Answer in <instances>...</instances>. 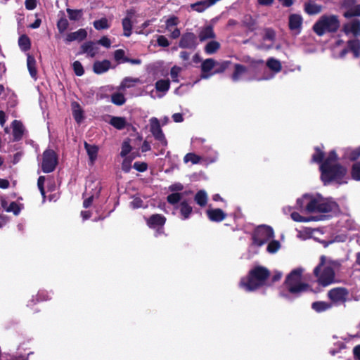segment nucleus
<instances>
[{
	"label": "nucleus",
	"mask_w": 360,
	"mask_h": 360,
	"mask_svg": "<svg viewBox=\"0 0 360 360\" xmlns=\"http://www.w3.org/2000/svg\"><path fill=\"white\" fill-rule=\"evenodd\" d=\"M87 32L84 29H79L76 32H70L67 34L65 41L68 43L73 41H82L86 37Z\"/></svg>",
	"instance_id": "5701e85b"
},
{
	"label": "nucleus",
	"mask_w": 360,
	"mask_h": 360,
	"mask_svg": "<svg viewBox=\"0 0 360 360\" xmlns=\"http://www.w3.org/2000/svg\"><path fill=\"white\" fill-rule=\"evenodd\" d=\"M302 268L295 269L288 275L285 281V288L290 294L296 297L309 288L308 284L302 281Z\"/></svg>",
	"instance_id": "39448f33"
},
{
	"label": "nucleus",
	"mask_w": 360,
	"mask_h": 360,
	"mask_svg": "<svg viewBox=\"0 0 360 360\" xmlns=\"http://www.w3.org/2000/svg\"><path fill=\"white\" fill-rule=\"evenodd\" d=\"M18 44L22 51H27L30 48V40L26 35H22L18 39Z\"/></svg>",
	"instance_id": "c03bdc74"
},
{
	"label": "nucleus",
	"mask_w": 360,
	"mask_h": 360,
	"mask_svg": "<svg viewBox=\"0 0 360 360\" xmlns=\"http://www.w3.org/2000/svg\"><path fill=\"white\" fill-rule=\"evenodd\" d=\"M342 31L347 35L356 36L360 32V20L354 19L343 25Z\"/></svg>",
	"instance_id": "ddd939ff"
},
{
	"label": "nucleus",
	"mask_w": 360,
	"mask_h": 360,
	"mask_svg": "<svg viewBox=\"0 0 360 360\" xmlns=\"http://www.w3.org/2000/svg\"><path fill=\"white\" fill-rule=\"evenodd\" d=\"M114 58L115 60L120 63H124V60L127 58V57L124 56V51L122 49L116 50L114 53Z\"/></svg>",
	"instance_id": "052dcab7"
},
{
	"label": "nucleus",
	"mask_w": 360,
	"mask_h": 360,
	"mask_svg": "<svg viewBox=\"0 0 360 360\" xmlns=\"http://www.w3.org/2000/svg\"><path fill=\"white\" fill-rule=\"evenodd\" d=\"M274 237L273 229L268 226L262 225L257 227L253 235V242L259 246H262Z\"/></svg>",
	"instance_id": "0eeeda50"
},
{
	"label": "nucleus",
	"mask_w": 360,
	"mask_h": 360,
	"mask_svg": "<svg viewBox=\"0 0 360 360\" xmlns=\"http://www.w3.org/2000/svg\"><path fill=\"white\" fill-rule=\"evenodd\" d=\"M84 148L87 152L91 164H94L97 158L98 148L95 145H90L86 142L84 143Z\"/></svg>",
	"instance_id": "7c9ffc66"
},
{
	"label": "nucleus",
	"mask_w": 360,
	"mask_h": 360,
	"mask_svg": "<svg viewBox=\"0 0 360 360\" xmlns=\"http://www.w3.org/2000/svg\"><path fill=\"white\" fill-rule=\"evenodd\" d=\"M72 68L76 75L82 76L84 75V70L79 61H75L72 64Z\"/></svg>",
	"instance_id": "6e6d98bb"
},
{
	"label": "nucleus",
	"mask_w": 360,
	"mask_h": 360,
	"mask_svg": "<svg viewBox=\"0 0 360 360\" xmlns=\"http://www.w3.org/2000/svg\"><path fill=\"white\" fill-rule=\"evenodd\" d=\"M211 6H212V4L209 1V0H203L192 4L191 5V8L196 12L202 13Z\"/></svg>",
	"instance_id": "473e14b6"
},
{
	"label": "nucleus",
	"mask_w": 360,
	"mask_h": 360,
	"mask_svg": "<svg viewBox=\"0 0 360 360\" xmlns=\"http://www.w3.org/2000/svg\"><path fill=\"white\" fill-rule=\"evenodd\" d=\"M217 65V61L212 58H207L201 64L202 74L200 77L202 79H208L214 73L210 72Z\"/></svg>",
	"instance_id": "4468645a"
},
{
	"label": "nucleus",
	"mask_w": 360,
	"mask_h": 360,
	"mask_svg": "<svg viewBox=\"0 0 360 360\" xmlns=\"http://www.w3.org/2000/svg\"><path fill=\"white\" fill-rule=\"evenodd\" d=\"M86 187H89V188H91L92 191H94L91 195L89 197H88L86 199H85L84 200V202H83V206L85 207V208H87L89 207L94 199L95 198H98V195H99V193L101 192V186L100 185V183L99 182H91L90 184H89Z\"/></svg>",
	"instance_id": "2eb2a0df"
},
{
	"label": "nucleus",
	"mask_w": 360,
	"mask_h": 360,
	"mask_svg": "<svg viewBox=\"0 0 360 360\" xmlns=\"http://www.w3.org/2000/svg\"><path fill=\"white\" fill-rule=\"evenodd\" d=\"M109 123L118 130H122L127 126V120L122 117H112Z\"/></svg>",
	"instance_id": "c756f323"
},
{
	"label": "nucleus",
	"mask_w": 360,
	"mask_h": 360,
	"mask_svg": "<svg viewBox=\"0 0 360 360\" xmlns=\"http://www.w3.org/2000/svg\"><path fill=\"white\" fill-rule=\"evenodd\" d=\"M206 214L209 219L212 221L219 222L223 221L226 217V213L221 209H208Z\"/></svg>",
	"instance_id": "6ab92c4d"
},
{
	"label": "nucleus",
	"mask_w": 360,
	"mask_h": 360,
	"mask_svg": "<svg viewBox=\"0 0 360 360\" xmlns=\"http://www.w3.org/2000/svg\"><path fill=\"white\" fill-rule=\"evenodd\" d=\"M12 127L14 141L20 140L22 137L25 130L22 122L15 120L12 122Z\"/></svg>",
	"instance_id": "b1692460"
},
{
	"label": "nucleus",
	"mask_w": 360,
	"mask_h": 360,
	"mask_svg": "<svg viewBox=\"0 0 360 360\" xmlns=\"http://www.w3.org/2000/svg\"><path fill=\"white\" fill-rule=\"evenodd\" d=\"M82 53H86L89 57H94L98 53L99 50V47L95 43L89 41L84 43L81 46Z\"/></svg>",
	"instance_id": "412c9836"
},
{
	"label": "nucleus",
	"mask_w": 360,
	"mask_h": 360,
	"mask_svg": "<svg viewBox=\"0 0 360 360\" xmlns=\"http://www.w3.org/2000/svg\"><path fill=\"white\" fill-rule=\"evenodd\" d=\"M269 276V271L263 266H257L252 269L248 276L241 278L240 287L247 292L253 291L265 285Z\"/></svg>",
	"instance_id": "20e7f679"
},
{
	"label": "nucleus",
	"mask_w": 360,
	"mask_h": 360,
	"mask_svg": "<svg viewBox=\"0 0 360 360\" xmlns=\"http://www.w3.org/2000/svg\"><path fill=\"white\" fill-rule=\"evenodd\" d=\"M135 11L133 9L127 11V16L122 20V27L124 30V35L129 37L131 34L132 22L131 19L134 15Z\"/></svg>",
	"instance_id": "dca6fc26"
},
{
	"label": "nucleus",
	"mask_w": 360,
	"mask_h": 360,
	"mask_svg": "<svg viewBox=\"0 0 360 360\" xmlns=\"http://www.w3.org/2000/svg\"><path fill=\"white\" fill-rule=\"evenodd\" d=\"M184 189V186L181 183H175L170 185L168 190L172 193H179Z\"/></svg>",
	"instance_id": "e2e57ef3"
},
{
	"label": "nucleus",
	"mask_w": 360,
	"mask_h": 360,
	"mask_svg": "<svg viewBox=\"0 0 360 360\" xmlns=\"http://www.w3.org/2000/svg\"><path fill=\"white\" fill-rule=\"evenodd\" d=\"M323 158V153L319 148H316V152L312 155V161L321 163V178L324 184H328L332 181L338 184L345 183L342 181V179L345 176L347 170L338 163V156L335 151H330L327 158L322 162Z\"/></svg>",
	"instance_id": "f257e3e1"
},
{
	"label": "nucleus",
	"mask_w": 360,
	"mask_h": 360,
	"mask_svg": "<svg viewBox=\"0 0 360 360\" xmlns=\"http://www.w3.org/2000/svg\"><path fill=\"white\" fill-rule=\"evenodd\" d=\"M131 150V147L129 142L124 141L122 145V150L120 152V155L122 158L127 157V155L130 153Z\"/></svg>",
	"instance_id": "bf43d9fd"
},
{
	"label": "nucleus",
	"mask_w": 360,
	"mask_h": 360,
	"mask_svg": "<svg viewBox=\"0 0 360 360\" xmlns=\"http://www.w3.org/2000/svg\"><path fill=\"white\" fill-rule=\"evenodd\" d=\"M348 50L353 53L355 58H359L360 56V41L357 39L349 41L348 49H343L340 53V57L343 58L348 52Z\"/></svg>",
	"instance_id": "f3484780"
},
{
	"label": "nucleus",
	"mask_w": 360,
	"mask_h": 360,
	"mask_svg": "<svg viewBox=\"0 0 360 360\" xmlns=\"http://www.w3.org/2000/svg\"><path fill=\"white\" fill-rule=\"evenodd\" d=\"M45 182V177L44 176H40L37 181V186L40 191V193L41 195L44 198L45 197V191L44 188V184Z\"/></svg>",
	"instance_id": "69168bd1"
},
{
	"label": "nucleus",
	"mask_w": 360,
	"mask_h": 360,
	"mask_svg": "<svg viewBox=\"0 0 360 360\" xmlns=\"http://www.w3.org/2000/svg\"><path fill=\"white\" fill-rule=\"evenodd\" d=\"M170 82L169 79H160L155 83V89L158 91L162 92V95H160L159 97L163 96L169 89Z\"/></svg>",
	"instance_id": "2f4dec72"
},
{
	"label": "nucleus",
	"mask_w": 360,
	"mask_h": 360,
	"mask_svg": "<svg viewBox=\"0 0 360 360\" xmlns=\"http://www.w3.org/2000/svg\"><path fill=\"white\" fill-rule=\"evenodd\" d=\"M297 208L308 213L333 214L339 212V206L331 198H324L319 193L304 194L297 200Z\"/></svg>",
	"instance_id": "f03ea898"
},
{
	"label": "nucleus",
	"mask_w": 360,
	"mask_h": 360,
	"mask_svg": "<svg viewBox=\"0 0 360 360\" xmlns=\"http://www.w3.org/2000/svg\"><path fill=\"white\" fill-rule=\"evenodd\" d=\"M341 262L324 255L320 258L319 264L314 269V274L319 285L326 287L335 281V272L340 269Z\"/></svg>",
	"instance_id": "7ed1b4c3"
},
{
	"label": "nucleus",
	"mask_w": 360,
	"mask_h": 360,
	"mask_svg": "<svg viewBox=\"0 0 360 360\" xmlns=\"http://www.w3.org/2000/svg\"><path fill=\"white\" fill-rule=\"evenodd\" d=\"M166 221V218L162 214H153L147 219V224L150 228L162 226Z\"/></svg>",
	"instance_id": "4be33fe9"
},
{
	"label": "nucleus",
	"mask_w": 360,
	"mask_h": 360,
	"mask_svg": "<svg viewBox=\"0 0 360 360\" xmlns=\"http://www.w3.org/2000/svg\"><path fill=\"white\" fill-rule=\"evenodd\" d=\"M182 71V68L174 65L170 70V76L172 82L178 83L179 82V75Z\"/></svg>",
	"instance_id": "09e8293b"
},
{
	"label": "nucleus",
	"mask_w": 360,
	"mask_h": 360,
	"mask_svg": "<svg viewBox=\"0 0 360 360\" xmlns=\"http://www.w3.org/2000/svg\"><path fill=\"white\" fill-rule=\"evenodd\" d=\"M138 82H139V79L138 78H132L129 77H125L121 82L119 89L124 90L127 88H130Z\"/></svg>",
	"instance_id": "4c0bfd02"
},
{
	"label": "nucleus",
	"mask_w": 360,
	"mask_h": 360,
	"mask_svg": "<svg viewBox=\"0 0 360 360\" xmlns=\"http://www.w3.org/2000/svg\"><path fill=\"white\" fill-rule=\"evenodd\" d=\"M352 176L356 181H360V162L354 163L352 168Z\"/></svg>",
	"instance_id": "3c124183"
},
{
	"label": "nucleus",
	"mask_w": 360,
	"mask_h": 360,
	"mask_svg": "<svg viewBox=\"0 0 360 360\" xmlns=\"http://www.w3.org/2000/svg\"><path fill=\"white\" fill-rule=\"evenodd\" d=\"M342 6L346 10L343 14L345 18L360 16V5L356 3V0H343Z\"/></svg>",
	"instance_id": "9b49d317"
},
{
	"label": "nucleus",
	"mask_w": 360,
	"mask_h": 360,
	"mask_svg": "<svg viewBox=\"0 0 360 360\" xmlns=\"http://www.w3.org/2000/svg\"><path fill=\"white\" fill-rule=\"evenodd\" d=\"M69 22L66 18H60L57 22V27L60 33L64 32L68 27Z\"/></svg>",
	"instance_id": "5fc2aeb1"
},
{
	"label": "nucleus",
	"mask_w": 360,
	"mask_h": 360,
	"mask_svg": "<svg viewBox=\"0 0 360 360\" xmlns=\"http://www.w3.org/2000/svg\"><path fill=\"white\" fill-rule=\"evenodd\" d=\"M94 26L96 30H100L109 28L110 25L107 18H102L98 20L94 21Z\"/></svg>",
	"instance_id": "37998d69"
},
{
	"label": "nucleus",
	"mask_w": 360,
	"mask_h": 360,
	"mask_svg": "<svg viewBox=\"0 0 360 360\" xmlns=\"http://www.w3.org/2000/svg\"><path fill=\"white\" fill-rule=\"evenodd\" d=\"M158 44L162 47H167L169 46V42L166 37L163 35L158 36L157 39Z\"/></svg>",
	"instance_id": "0e129e2a"
},
{
	"label": "nucleus",
	"mask_w": 360,
	"mask_h": 360,
	"mask_svg": "<svg viewBox=\"0 0 360 360\" xmlns=\"http://www.w3.org/2000/svg\"><path fill=\"white\" fill-rule=\"evenodd\" d=\"M281 248V244L278 240H271L267 245V251L269 253L276 252Z\"/></svg>",
	"instance_id": "603ef678"
},
{
	"label": "nucleus",
	"mask_w": 360,
	"mask_h": 360,
	"mask_svg": "<svg viewBox=\"0 0 360 360\" xmlns=\"http://www.w3.org/2000/svg\"><path fill=\"white\" fill-rule=\"evenodd\" d=\"M133 158L130 157L124 158V160L122 163V169L124 172H129L131 169V164Z\"/></svg>",
	"instance_id": "13d9d810"
},
{
	"label": "nucleus",
	"mask_w": 360,
	"mask_h": 360,
	"mask_svg": "<svg viewBox=\"0 0 360 360\" xmlns=\"http://www.w3.org/2000/svg\"><path fill=\"white\" fill-rule=\"evenodd\" d=\"M6 211L13 212L15 215H18L20 212V208L16 202H12L6 209Z\"/></svg>",
	"instance_id": "680f3d73"
},
{
	"label": "nucleus",
	"mask_w": 360,
	"mask_h": 360,
	"mask_svg": "<svg viewBox=\"0 0 360 360\" xmlns=\"http://www.w3.org/2000/svg\"><path fill=\"white\" fill-rule=\"evenodd\" d=\"M304 9L309 15H316L321 12L322 6L316 4L314 1H309L304 3Z\"/></svg>",
	"instance_id": "a878e982"
},
{
	"label": "nucleus",
	"mask_w": 360,
	"mask_h": 360,
	"mask_svg": "<svg viewBox=\"0 0 360 360\" xmlns=\"http://www.w3.org/2000/svg\"><path fill=\"white\" fill-rule=\"evenodd\" d=\"M195 201L201 207L205 206L207 202V195L206 192L202 190L198 191L195 195Z\"/></svg>",
	"instance_id": "58836bf2"
},
{
	"label": "nucleus",
	"mask_w": 360,
	"mask_h": 360,
	"mask_svg": "<svg viewBox=\"0 0 360 360\" xmlns=\"http://www.w3.org/2000/svg\"><path fill=\"white\" fill-rule=\"evenodd\" d=\"M58 163L56 153L51 149H46L42 155L41 169L44 173L52 172Z\"/></svg>",
	"instance_id": "6e6552de"
},
{
	"label": "nucleus",
	"mask_w": 360,
	"mask_h": 360,
	"mask_svg": "<svg viewBox=\"0 0 360 360\" xmlns=\"http://www.w3.org/2000/svg\"><path fill=\"white\" fill-rule=\"evenodd\" d=\"M150 131L153 134L155 139L158 141V144L165 148L167 146V141L161 129L160 121L158 118L153 117L149 120Z\"/></svg>",
	"instance_id": "1a4fd4ad"
},
{
	"label": "nucleus",
	"mask_w": 360,
	"mask_h": 360,
	"mask_svg": "<svg viewBox=\"0 0 360 360\" xmlns=\"http://www.w3.org/2000/svg\"><path fill=\"white\" fill-rule=\"evenodd\" d=\"M275 39V32L270 29H268L265 31V34L264 36V40H269L273 41Z\"/></svg>",
	"instance_id": "774afa93"
},
{
	"label": "nucleus",
	"mask_w": 360,
	"mask_h": 360,
	"mask_svg": "<svg viewBox=\"0 0 360 360\" xmlns=\"http://www.w3.org/2000/svg\"><path fill=\"white\" fill-rule=\"evenodd\" d=\"M332 307L331 304L326 302H315L312 303L311 307L314 310L317 312H322L330 309Z\"/></svg>",
	"instance_id": "a19ab883"
},
{
	"label": "nucleus",
	"mask_w": 360,
	"mask_h": 360,
	"mask_svg": "<svg viewBox=\"0 0 360 360\" xmlns=\"http://www.w3.org/2000/svg\"><path fill=\"white\" fill-rule=\"evenodd\" d=\"M200 156L191 153H187L184 158V161L186 163L191 162L193 164H198L200 162Z\"/></svg>",
	"instance_id": "8fccbe9b"
},
{
	"label": "nucleus",
	"mask_w": 360,
	"mask_h": 360,
	"mask_svg": "<svg viewBox=\"0 0 360 360\" xmlns=\"http://www.w3.org/2000/svg\"><path fill=\"white\" fill-rule=\"evenodd\" d=\"M198 46V38L193 32H186L182 34L179 42V46L181 49L194 50Z\"/></svg>",
	"instance_id": "f8f14e48"
},
{
	"label": "nucleus",
	"mask_w": 360,
	"mask_h": 360,
	"mask_svg": "<svg viewBox=\"0 0 360 360\" xmlns=\"http://www.w3.org/2000/svg\"><path fill=\"white\" fill-rule=\"evenodd\" d=\"M27 68H28L30 76L34 79L36 80L37 78V70L36 68V60L32 56H31L30 54H27Z\"/></svg>",
	"instance_id": "cd10ccee"
},
{
	"label": "nucleus",
	"mask_w": 360,
	"mask_h": 360,
	"mask_svg": "<svg viewBox=\"0 0 360 360\" xmlns=\"http://www.w3.org/2000/svg\"><path fill=\"white\" fill-rule=\"evenodd\" d=\"M111 66V63L108 60L102 61H96L94 64L93 69L96 74H103L107 72Z\"/></svg>",
	"instance_id": "393cba45"
},
{
	"label": "nucleus",
	"mask_w": 360,
	"mask_h": 360,
	"mask_svg": "<svg viewBox=\"0 0 360 360\" xmlns=\"http://www.w3.org/2000/svg\"><path fill=\"white\" fill-rule=\"evenodd\" d=\"M130 207L137 209L143 207V202L140 197L135 196L129 203Z\"/></svg>",
	"instance_id": "864d4df0"
},
{
	"label": "nucleus",
	"mask_w": 360,
	"mask_h": 360,
	"mask_svg": "<svg viewBox=\"0 0 360 360\" xmlns=\"http://www.w3.org/2000/svg\"><path fill=\"white\" fill-rule=\"evenodd\" d=\"M179 207L181 219L186 220L188 219L193 212L192 207H191L186 201H182Z\"/></svg>",
	"instance_id": "72a5a7b5"
},
{
	"label": "nucleus",
	"mask_w": 360,
	"mask_h": 360,
	"mask_svg": "<svg viewBox=\"0 0 360 360\" xmlns=\"http://www.w3.org/2000/svg\"><path fill=\"white\" fill-rule=\"evenodd\" d=\"M267 67L274 72V73L279 72L281 70V64L278 60L274 58H270L266 62Z\"/></svg>",
	"instance_id": "e433bc0d"
},
{
	"label": "nucleus",
	"mask_w": 360,
	"mask_h": 360,
	"mask_svg": "<svg viewBox=\"0 0 360 360\" xmlns=\"http://www.w3.org/2000/svg\"><path fill=\"white\" fill-rule=\"evenodd\" d=\"M112 102L117 105H122L125 103L124 96L120 92L115 93L111 96Z\"/></svg>",
	"instance_id": "a18cd8bd"
},
{
	"label": "nucleus",
	"mask_w": 360,
	"mask_h": 360,
	"mask_svg": "<svg viewBox=\"0 0 360 360\" xmlns=\"http://www.w3.org/2000/svg\"><path fill=\"white\" fill-rule=\"evenodd\" d=\"M349 292L344 288H335L328 292L329 299L336 305L344 304L348 298Z\"/></svg>",
	"instance_id": "9d476101"
},
{
	"label": "nucleus",
	"mask_w": 360,
	"mask_h": 360,
	"mask_svg": "<svg viewBox=\"0 0 360 360\" xmlns=\"http://www.w3.org/2000/svg\"><path fill=\"white\" fill-rule=\"evenodd\" d=\"M220 49V44L214 40L209 41L205 46V52L208 55L215 53Z\"/></svg>",
	"instance_id": "c9c22d12"
},
{
	"label": "nucleus",
	"mask_w": 360,
	"mask_h": 360,
	"mask_svg": "<svg viewBox=\"0 0 360 360\" xmlns=\"http://www.w3.org/2000/svg\"><path fill=\"white\" fill-rule=\"evenodd\" d=\"M184 195L182 193H172L167 195V200L171 205H176L181 201Z\"/></svg>",
	"instance_id": "79ce46f5"
},
{
	"label": "nucleus",
	"mask_w": 360,
	"mask_h": 360,
	"mask_svg": "<svg viewBox=\"0 0 360 360\" xmlns=\"http://www.w3.org/2000/svg\"><path fill=\"white\" fill-rule=\"evenodd\" d=\"M248 72V69L243 65L236 64L234 65V71L231 76V79L233 82H238L243 78Z\"/></svg>",
	"instance_id": "bb28decb"
},
{
	"label": "nucleus",
	"mask_w": 360,
	"mask_h": 360,
	"mask_svg": "<svg viewBox=\"0 0 360 360\" xmlns=\"http://www.w3.org/2000/svg\"><path fill=\"white\" fill-rule=\"evenodd\" d=\"M179 23V18L176 16L172 15L165 21V29L168 32H169L173 30L174 28H176Z\"/></svg>",
	"instance_id": "ea45409f"
},
{
	"label": "nucleus",
	"mask_w": 360,
	"mask_h": 360,
	"mask_svg": "<svg viewBox=\"0 0 360 360\" xmlns=\"http://www.w3.org/2000/svg\"><path fill=\"white\" fill-rule=\"evenodd\" d=\"M360 157V146L356 148H348L345 149L343 158L349 160H356Z\"/></svg>",
	"instance_id": "c85d7f7f"
},
{
	"label": "nucleus",
	"mask_w": 360,
	"mask_h": 360,
	"mask_svg": "<svg viewBox=\"0 0 360 360\" xmlns=\"http://www.w3.org/2000/svg\"><path fill=\"white\" fill-rule=\"evenodd\" d=\"M302 18L298 14H292L289 16V27L297 34L300 32L302 25Z\"/></svg>",
	"instance_id": "aec40b11"
},
{
	"label": "nucleus",
	"mask_w": 360,
	"mask_h": 360,
	"mask_svg": "<svg viewBox=\"0 0 360 360\" xmlns=\"http://www.w3.org/2000/svg\"><path fill=\"white\" fill-rule=\"evenodd\" d=\"M68 17L71 20H79L83 14L82 10H73L70 8L67 9Z\"/></svg>",
	"instance_id": "de8ad7c7"
},
{
	"label": "nucleus",
	"mask_w": 360,
	"mask_h": 360,
	"mask_svg": "<svg viewBox=\"0 0 360 360\" xmlns=\"http://www.w3.org/2000/svg\"><path fill=\"white\" fill-rule=\"evenodd\" d=\"M290 216L293 221L297 222H308L311 221V218L302 217L299 213L295 212H292Z\"/></svg>",
	"instance_id": "4d7b16f0"
},
{
	"label": "nucleus",
	"mask_w": 360,
	"mask_h": 360,
	"mask_svg": "<svg viewBox=\"0 0 360 360\" xmlns=\"http://www.w3.org/2000/svg\"><path fill=\"white\" fill-rule=\"evenodd\" d=\"M230 64H231V62L229 60H224V61H221V62L217 61V65L214 67L216 68L214 71V73L217 74V73H221V72H224L229 68Z\"/></svg>",
	"instance_id": "49530a36"
},
{
	"label": "nucleus",
	"mask_w": 360,
	"mask_h": 360,
	"mask_svg": "<svg viewBox=\"0 0 360 360\" xmlns=\"http://www.w3.org/2000/svg\"><path fill=\"white\" fill-rule=\"evenodd\" d=\"M339 26V20L335 15H323L314 25L313 30L319 36H322L327 32H335Z\"/></svg>",
	"instance_id": "423d86ee"
},
{
	"label": "nucleus",
	"mask_w": 360,
	"mask_h": 360,
	"mask_svg": "<svg viewBox=\"0 0 360 360\" xmlns=\"http://www.w3.org/2000/svg\"><path fill=\"white\" fill-rule=\"evenodd\" d=\"M134 168L135 169H136L137 171H139V172H145L147 169L148 165L145 162H136L134 164Z\"/></svg>",
	"instance_id": "338daca9"
},
{
	"label": "nucleus",
	"mask_w": 360,
	"mask_h": 360,
	"mask_svg": "<svg viewBox=\"0 0 360 360\" xmlns=\"http://www.w3.org/2000/svg\"><path fill=\"white\" fill-rule=\"evenodd\" d=\"M216 37L212 25H205L200 28L198 32V39L200 41H205L209 39H213Z\"/></svg>",
	"instance_id": "a211bd4d"
},
{
	"label": "nucleus",
	"mask_w": 360,
	"mask_h": 360,
	"mask_svg": "<svg viewBox=\"0 0 360 360\" xmlns=\"http://www.w3.org/2000/svg\"><path fill=\"white\" fill-rule=\"evenodd\" d=\"M72 115L77 123H80L83 120V110L80 105L76 103L73 102L72 103Z\"/></svg>",
	"instance_id": "f704fd0d"
}]
</instances>
